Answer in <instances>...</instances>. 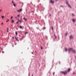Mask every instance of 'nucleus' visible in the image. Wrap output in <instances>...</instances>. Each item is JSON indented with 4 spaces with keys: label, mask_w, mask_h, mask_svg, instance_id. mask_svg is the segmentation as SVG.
Returning a JSON list of instances; mask_svg holds the SVG:
<instances>
[{
    "label": "nucleus",
    "mask_w": 76,
    "mask_h": 76,
    "mask_svg": "<svg viewBox=\"0 0 76 76\" xmlns=\"http://www.w3.org/2000/svg\"><path fill=\"white\" fill-rule=\"evenodd\" d=\"M61 73L62 74H64V75H67V72L66 71H61Z\"/></svg>",
    "instance_id": "f257e3e1"
},
{
    "label": "nucleus",
    "mask_w": 76,
    "mask_h": 76,
    "mask_svg": "<svg viewBox=\"0 0 76 76\" xmlns=\"http://www.w3.org/2000/svg\"><path fill=\"white\" fill-rule=\"evenodd\" d=\"M66 4H67L68 5V6L69 7H70V8H71V6H70V4H69V2H68V1H66Z\"/></svg>",
    "instance_id": "f03ea898"
},
{
    "label": "nucleus",
    "mask_w": 76,
    "mask_h": 76,
    "mask_svg": "<svg viewBox=\"0 0 76 76\" xmlns=\"http://www.w3.org/2000/svg\"><path fill=\"white\" fill-rule=\"evenodd\" d=\"M73 50V49L72 48H69L68 49L69 52H70L72 50Z\"/></svg>",
    "instance_id": "7ed1b4c3"
},
{
    "label": "nucleus",
    "mask_w": 76,
    "mask_h": 76,
    "mask_svg": "<svg viewBox=\"0 0 76 76\" xmlns=\"http://www.w3.org/2000/svg\"><path fill=\"white\" fill-rule=\"evenodd\" d=\"M22 9H20L19 10H18L17 12H22Z\"/></svg>",
    "instance_id": "20e7f679"
},
{
    "label": "nucleus",
    "mask_w": 76,
    "mask_h": 76,
    "mask_svg": "<svg viewBox=\"0 0 76 76\" xmlns=\"http://www.w3.org/2000/svg\"><path fill=\"white\" fill-rule=\"evenodd\" d=\"M50 3H52V4H54V1H53V0H51Z\"/></svg>",
    "instance_id": "39448f33"
},
{
    "label": "nucleus",
    "mask_w": 76,
    "mask_h": 76,
    "mask_svg": "<svg viewBox=\"0 0 76 76\" xmlns=\"http://www.w3.org/2000/svg\"><path fill=\"white\" fill-rule=\"evenodd\" d=\"M69 38L71 39H73V36L72 35H71L69 36Z\"/></svg>",
    "instance_id": "423d86ee"
},
{
    "label": "nucleus",
    "mask_w": 76,
    "mask_h": 76,
    "mask_svg": "<svg viewBox=\"0 0 76 76\" xmlns=\"http://www.w3.org/2000/svg\"><path fill=\"white\" fill-rule=\"evenodd\" d=\"M18 22H20V23H21V22H22V20H20L18 19Z\"/></svg>",
    "instance_id": "0eeeda50"
},
{
    "label": "nucleus",
    "mask_w": 76,
    "mask_h": 76,
    "mask_svg": "<svg viewBox=\"0 0 76 76\" xmlns=\"http://www.w3.org/2000/svg\"><path fill=\"white\" fill-rule=\"evenodd\" d=\"M72 52H73V53H76V51H75V50H72Z\"/></svg>",
    "instance_id": "6e6552de"
},
{
    "label": "nucleus",
    "mask_w": 76,
    "mask_h": 76,
    "mask_svg": "<svg viewBox=\"0 0 76 76\" xmlns=\"http://www.w3.org/2000/svg\"><path fill=\"white\" fill-rule=\"evenodd\" d=\"M15 39H16V41H19V40L18 39H17L16 37H15Z\"/></svg>",
    "instance_id": "1a4fd4ad"
},
{
    "label": "nucleus",
    "mask_w": 76,
    "mask_h": 76,
    "mask_svg": "<svg viewBox=\"0 0 76 76\" xmlns=\"http://www.w3.org/2000/svg\"><path fill=\"white\" fill-rule=\"evenodd\" d=\"M70 68H68V72H70Z\"/></svg>",
    "instance_id": "9d476101"
},
{
    "label": "nucleus",
    "mask_w": 76,
    "mask_h": 76,
    "mask_svg": "<svg viewBox=\"0 0 76 76\" xmlns=\"http://www.w3.org/2000/svg\"><path fill=\"white\" fill-rule=\"evenodd\" d=\"M72 21L73 22H75V20L74 19H73Z\"/></svg>",
    "instance_id": "9b49d317"
},
{
    "label": "nucleus",
    "mask_w": 76,
    "mask_h": 76,
    "mask_svg": "<svg viewBox=\"0 0 76 76\" xmlns=\"http://www.w3.org/2000/svg\"><path fill=\"white\" fill-rule=\"evenodd\" d=\"M23 19L25 20L26 21V18H25V17L23 18Z\"/></svg>",
    "instance_id": "f8f14e48"
},
{
    "label": "nucleus",
    "mask_w": 76,
    "mask_h": 76,
    "mask_svg": "<svg viewBox=\"0 0 76 76\" xmlns=\"http://www.w3.org/2000/svg\"><path fill=\"white\" fill-rule=\"evenodd\" d=\"M13 22H14V20H12L11 21V23H13Z\"/></svg>",
    "instance_id": "ddd939ff"
},
{
    "label": "nucleus",
    "mask_w": 76,
    "mask_h": 76,
    "mask_svg": "<svg viewBox=\"0 0 76 76\" xmlns=\"http://www.w3.org/2000/svg\"><path fill=\"white\" fill-rule=\"evenodd\" d=\"M1 18H2V19H3V18H4V16H1Z\"/></svg>",
    "instance_id": "4468645a"
},
{
    "label": "nucleus",
    "mask_w": 76,
    "mask_h": 76,
    "mask_svg": "<svg viewBox=\"0 0 76 76\" xmlns=\"http://www.w3.org/2000/svg\"><path fill=\"white\" fill-rule=\"evenodd\" d=\"M19 27H20V29H21V28H22V26H19Z\"/></svg>",
    "instance_id": "2eb2a0df"
},
{
    "label": "nucleus",
    "mask_w": 76,
    "mask_h": 76,
    "mask_svg": "<svg viewBox=\"0 0 76 76\" xmlns=\"http://www.w3.org/2000/svg\"><path fill=\"white\" fill-rule=\"evenodd\" d=\"M15 34L16 35H18V32H17V31L15 32Z\"/></svg>",
    "instance_id": "dca6fc26"
},
{
    "label": "nucleus",
    "mask_w": 76,
    "mask_h": 76,
    "mask_svg": "<svg viewBox=\"0 0 76 76\" xmlns=\"http://www.w3.org/2000/svg\"><path fill=\"white\" fill-rule=\"evenodd\" d=\"M54 37H55L56 39V38H57V37H56V35H55V34H54Z\"/></svg>",
    "instance_id": "f3484780"
},
{
    "label": "nucleus",
    "mask_w": 76,
    "mask_h": 76,
    "mask_svg": "<svg viewBox=\"0 0 76 76\" xmlns=\"http://www.w3.org/2000/svg\"><path fill=\"white\" fill-rule=\"evenodd\" d=\"M67 48H65V51H67Z\"/></svg>",
    "instance_id": "a211bd4d"
},
{
    "label": "nucleus",
    "mask_w": 76,
    "mask_h": 76,
    "mask_svg": "<svg viewBox=\"0 0 76 76\" xmlns=\"http://www.w3.org/2000/svg\"><path fill=\"white\" fill-rule=\"evenodd\" d=\"M40 48H41V50H42V49H43V48L42 47V46L40 47Z\"/></svg>",
    "instance_id": "6ab92c4d"
},
{
    "label": "nucleus",
    "mask_w": 76,
    "mask_h": 76,
    "mask_svg": "<svg viewBox=\"0 0 76 76\" xmlns=\"http://www.w3.org/2000/svg\"><path fill=\"white\" fill-rule=\"evenodd\" d=\"M15 3V2H13V1H12V4H13V3Z\"/></svg>",
    "instance_id": "aec40b11"
},
{
    "label": "nucleus",
    "mask_w": 76,
    "mask_h": 76,
    "mask_svg": "<svg viewBox=\"0 0 76 76\" xmlns=\"http://www.w3.org/2000/svg\"><path fill=\"white\" fill-rule=\"evenodd\" d=\"M13 6H14L15 7V6H16V5L15 4H13Z\"/></svg>",
    "instance_id": "412c9836"
},
{
    "label": "nucleus",
    "mask_w": 76,
    "mask_h": 76,
    "mask_svg": "<svg viewBox=\"0 0 76 76\" xmlns=\"http://www.w3.org/2000/svg\"><path fill=\"white\" fill-rule=\"evenodd\" d=\"M19 16H20V15L19 14L17 15V17H19Z\"/></svg>",
    "instance_id": "4be33fe9"
},
{
    "label": "nucleus",
    "mask_w": 76,
    "mask_h": 76,
    "mask_svg": "<svg viewBox=\"0 0 76 76\" xmlns=\"http://www.w3.org/2000/svg\"><path fill=\"white\" fill-rule=\"evenodd\" d=\"M9 20V19H8L7 21H6V22H8Z\"/></svg>",
    "instance_id": "5701e85b"
},
{
    "label": "nucleus",
    "mask_w": 76,
    "mask_h": 76,
    "mask_svg": "<svg viewBox=\"0 0 76 76\" xmlns=\"http://www.w3.org/2000/svg\"><path fill=\"white\" fill-rule=\"evenodd\" d=\"M13 18V17L12 16L11 17V19H12Z\"/></svg>",
    "instance_id": "b1692460"
},
{
    "label": "nucleus",
    "mask_w": 76,
    "mask_h": 76,
    "mask_svg": "<svg viewBox=\"0 0 76 76\" xmlns=\"http://www.w3.org/2000/svg\"><path fill=\"white\" fill-rule=\"evenodd\" d=\"M45 27H43V29H45Z\"/></svg>",
    "instance_id": "393cba45"
},
{
    "label": "nucleus",
    "mask_w": 76,
    "mask_h": 76,
    "mask_svg": "<svg viewBox=\"0 0 76 76\" xmlns=\"http://www.w3.org/2000/svg\"><path fill=\"white\" fill-rule=\"evenodd\" d=\"M54 74H55V72H54L53 73V75H54Z\"/></svg>",
    "instance_id": "a878e982"
},
{
    "label": "nucleus",
    "mask_w": 76,
    "mask_h": 76,
    "mask_svg": "<svg viewBox=\"0 0 76 76\" xmlns=\"http://www.w3.org/2000/svg\"><path fill=\"white\" fill-rule=\"evenodd\" d=\"M52 30H53V27H52Z\"/></svg>",
    "instance_id": "bb28decb"
},
{
    "label": "nucleus",
    "mask_w": 76,
    "mask_h": 76,
    "mask_svg": "<svg viewBox=\"0 0 76 76\" xmlns=\"http://www.w3.org/2000/svg\"><path fill=\"white\" fill-rule=\"evenodd\" d=\"M28 34V32H26V33H25V34Z\"/></svg>",
    "instance_id": "cd10ccee"
},
{
    "label": "nucleus",
    "mask_w": 76,
    "mask_h": 76,
    "mask_svg": "<svg viewBox=\"0 0 76 76\" xmlns=\"http://www.w3.org/2000/svg\"><path fill=\"white\" fill-rule=\"evenodd\" d=\"M12 39H14V37H12Z\"/></svg>",
    "instance_id": "c85d7f7f"
},
{
    "label": "nucleus",
    "mask_w": 76,
    "mask_h": 76,
    "mask_svg": "<svg viewBox=\"0 0 76 76\" xmlns=\"http://www.w3.org/2000/svg\"><path fill=\"white\" fill-rule=\"evenodd\" d=\"M1 25H3V23H1Z\"/></svg>",
    "instance_id": "c756f323"
},
{
    "label": "nucleus",
    "mask_w": 76,
    "mask_h": 76,
    "mask_svg": "<svg viewBox=\"0 0 76 76\" xmlns=\"http://www.w3.org/2000/svg\"><path fill=\"white\" fill-rule=\"evenodd\" d=\"M18 21L16 22V24H18Z\"/></svg>",
    "instance_id": "7c9ffc66"
},
{
    "label": "nucleus",
    "mask_w": 76,
    "mask_h": 76,
    "mask_svg": "<svg viewBox=\"0 0 76 76\" xmlns=\"http://www.w3.org/2000/svg\"><path fill=\"white\" fill-rule=\"evenodd\" d=\"M2 11V10H0V12H1Z\"/></svg>",
    "instance_id": "2f4dec72"
},
{
    "label": "nucleus",
    "mask_w": 76,
    "mask_h": 76,
    "mask_svg": "<svg viewBox=\"0 0 76 76\" xmlns=\"http://www.w3.org/2000/svg\"><path fill=\"white\" fill-rule=\"evenodd\" d=\"M67 35V33H66V35Z\"/></svg>",
    "instance_id": "473e14b6"
},
{
    "label": "nucleus",
    "mask_w": 76,
    "mask_h": 76,
    "mask_svg": "<svg viewBox=\"0 0 76 76\" xmlns=\"http://www.w3.org/2000/svg\"><path fill=\"white\" fill-rule=\"evenodd\" d=\"M72 15H73V16H74V14H72Z\"/></svg>",
    "instance_id": "72a5a7b5"
},
{
    "label": "nucleus",
    "mask_w": 76,
    "mask_h": 76,
    "mask_svg": "<svg viewBox=\"0 0 76 76\" xmlns=\"http://www.w3.org/2000/svg\"><path fill=\"white\" fill-rule=\"evenodd\" d=\"M58 0H55V1H58Z\"/></svg>",
    "instance_id": "f704fd0d"
},
{
    "label": "nucleus",
    "mask_w": 76,
    "mask_h": 76,
    "mask_svg": "<svg viewBox=\"0 0 76 76\" xmlns=\"http://www.w3.org/2000/svg\"><path fill=\"white\" fill-rule=\"evenodd\" d=\"M74 74H75V73L73 72V75H74Z\"/></svg>",
    "instance_id": "c9c22d12"
},
{
    "label": "nucleus",
    "mask_w": 76,
    "mask_h": 76,
    "mask_svg": "<svg viewBox=\"0 0 76 76\" xmlns=\"http://www.w3.org/2000/svg\"><path fill=\"white\" fill-rule=\"evenodd\" d=\"M61 7H63V6H61Z\"/></svg>",
    "instance_id": "e433bc0d"
},
{
    "label": "nucleus",
    "mask_w": 76,
    "mask_h": 76,
    "mask_svg": "<svg viewBox=\"0 0 76 76\" xmlns=\"http://www.w3.org/2000/svg\"><path fill=\"white\" fill-rule=\"evenodd\" d=\"M15 18L16 19V18H17V17H15Z\"/></svg>",
    "instance_id": "4c0bfd02"
},
{
    "label": "nucleus",
    "mask_w": 76,
    "mask_h": 76,
    "mask_svg": "<svg viewBox=\"0 0 76 76\" xmlns=\"http://www.w3.org/2000/svg\"><path fill=\"white\" fill-rule=\"evenodd\" d=\"M32 54H34V53H32Z\"/></svg>",
    "instance_id": "58836bf2"
},
{
    "label": "nucleus",
    "mask_w": 76,
    "mask_h": 76,
    "mask_svg": "<svg viewBox=\"0 0 76 76\" xmlns=\"http://www.w3.org/2000/svg\"><path fill=\"white\" fill-rule=\"evenodd\" d=\"M7 31L8 32V30H7Z\"/></svg>",
    "instance_id": "ea45409f"
},
{
    "label": "nucleus",
    "mask_w": 76,
    "mask_h": 76,
    "mask_svg": "<svg viewBox=\"0 0 76 76\" xmlns=\"http://www.w3.org/2000/svg\"><path fill=\"white\" fill-rule=\"evenodd\" d=\"M19 36L20 37V35H19Z\"/></svg>",
    "instance_id": "a19ab883"
},
{
    "label": "nucleus",
    "mask_w": 76,
    "mask_h": 76,
    "mask_svg": "<svg viewBox=\"0 0 76 76\" xmlns=\"http://www.w3.org/2000/svg\"><path fill=\"white\" fill-rule=\"evenodd\" d=\"M21 19H22V17H21Z\"/></svg>",
    "instance_id": "79ce46f5"
},
{
    "label": "nucleus",
    "mask_w": 76,
    "mask_h": 76,
    "mask_svg": "<svg viewBox=\"0 0 76 76\" xmlns=\"http://www.w3.org/2000/svg\"><path fill=\"white\" fill-rule=\"evenodd\" d=\"M15 45H16V44H15Z\"/></svg>",
    "instance_id": "37998d69"
},
{
    "label": "nucleus",
    "mask_w": 76,
    "mask_h": 76,
    "mask_svg": "<svg viewBox=\"0 0 76 76\" xmlns=\"http://www.w3.org/2000/svg\"><path fill=\"white\" fill-rule=\"evenodd\" d=\"M7 30H8V28H7Z\"/></svg>",
    "instance_id": "c03bdc74"
},
{
    "label": "nucleus",
    "mask_w": 76,
    "mask_h": 76,
    "mask_svg": "<svg viewBox=\"0 0 76 76\" xmlns=\"http://www.w3.org/2000/svg\"><path fill=\"white\" fill-rule=\"evenodd\" d=\"M31 76H33V75H32Z\"/></svg>",
    "instance_id": "a18cd8bd"
},
{
    "label": "nucleus",
    "mask_w": 76,
    "mask_h": 76,
    "mask_svg": "<svg viewBox=\"0 0 76 76\" xmlns=\"http://www.w3.org/2000/svg\"><path fill=\"white\" fill-rule=\"evenodd\" d=\"M50 16H51V14H50Z\"/></svg>",
    "instance_id": "49530a36"
},
{
    "label": "nucleus",
    "mask_w": 76,
    "mask_h": 76,
    "mask_svg": "<svg viewBox=\"0 0 76 76\" xmlns=\"http://www.w3.org/2000/svg\"><path fill=\"white\" fill-rule=\"evenodd\" d=\"M75 58H76V56H75Z\"/></svg>",
    "instance_id": "de8ad7c7"
},
{
    "label": "nucleus",
    "mask_w": 76,
    "mask_h": 76,
    "mask_svg": "<svg viewBox=\"0 0 76 76\" xmlns=\"http://www.w3.org/2000/svg\"><path fill=\"white\" fill-rule=\"evenodd\" d=\"M2 50H3V49H2Z\"/></svg>",
    "instance_id": "09e8293b"
}]
</instances>
